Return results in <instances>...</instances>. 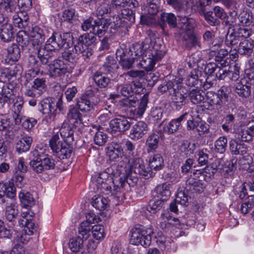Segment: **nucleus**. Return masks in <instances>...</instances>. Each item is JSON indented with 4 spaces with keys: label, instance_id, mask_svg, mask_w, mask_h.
Wrapping results in <instances>:
<instances>
[{
    "label": "nucleus",
    "instance_id": "f257e3e1",
    "mask_svg": "<svg viewBox=\"0 0 254 254\" xmlns=\"http://www.w3.org/2000/svg\"><path fill=\"white\" fill-rule=\"evenodd\" d=\"M97 38L92 35L85 33L80 35L77 39L74 48L65 49L62 54V58L70 63L75 62L81 54L84 60L92 55L93 50L89 47L95 43Z\"/></svg>",
    "mask_w": 254,
    "mask_h": 254
},
{
    "label": "nucleus",
    "instance_id": "f03ea898",
    "mask_svg": "<svg viewBox=\"0 0 254 254\" xmlns=\"http://www.w3.org/2000/svg\"><path fill=\"white\" fill-rule=\"evenodd\" d=\"M231 92L232 88L230 86L223 85L216 92H207L206 97L208 103L219 110L229 102Z\"/></svg>",
    "mask_w": 254,
    "mask_h": 254
},
{
    "label": "nucleus",
    "instance_id": "7ed1b4c3",
    "mask_svg": "<svg viewBox=\"0 0 254 254\" xmlns=\"http://www.w3.org/2000/svg\"><path fill=\"white\" fill-rule=\"evenodd\" d=\"M49 142L53 152L60 159H64L70 156L72 147L66 142L60 140L58 133L54 134Z\"/></svg>",
    "mask_w": 254,
    "mask_h": 254
},
{
    "label": "nucleus",
    "instance_id": "20e7f679",
    "mask_svg": "<svg viewBox=\"0 0 254 254\" xmlns=\"http://www.w3.org/2000/svg\"><path fill=\"white\" fill-rule=\"evenodd\" d=\"M92 181L96 183V186L98 189L105 194L114 195L116 194L113 191L115 183L117 181V178L115 177L113 180L109 178V174L103 172L92 177Z\"/></svg>",
    "mask_w": 254,
    "mask_h": 254
},
{
    "label": "nucleus",
    "instance_id": "39448f33",
    "mask_svg": "<svg viewBox=\"0 0 254 254\" xmlns=\"http://www.w3.org/2000/svg\"><path fill=\"white\" fill-rule=\"evenodd\" d=\"M246 76L235 85V92L242 98L249 97L252 88H254V72H246Z\"/></svg>",
    "mask_w": 254,
    "mask_h": 254
},
{
    "label": "nucleus",
    "instance_id": "423d86ee",
    "mask_svg": "<svg viewBox=\"0 0 254 254\" xmlns=\"http://www.w3.org/2000/svg\"><path fill=\"white\" fill-rule=\"evenodd\" d=\"M154 234L151 227L144 229H136L131 234L130 242L135 245H140L146 248L148 247L151 242L152 235Z\"/></svg>",
    "mask_w": 254,
    "mask_h": 254
},
{
    "label": "nucleus",
    "instance_id": "0eeeda50",
    "mask_svg": "<svg viewBox=\"0 0 254 254\" xmlns=\"http://www.w3.org/2000/svg\"><path fill=\"white\" fill-rule=\"evenodd\" d=\"M154 234L151 227L144 229H136L131 234L130 242L135 245H140L146 248L148 247L151 242L152 235Z\"/></svg>",
    "mask_w": 254,
    "mask_h": 254
},
{
    "label": "nucleus",
    "instance_id": "6e6552de",
    "mask_svg": "<svg viewBox=\"0 0 254 254\" xmlns=\"http://www.w3.org/2000/svg\"><path fill=\"white\" fill-rule=\"evenodd\" d=\"M73 39L72 34L66 32L61 34L59 33H54L48 39L45 44L49 46L53 51H58L65 44L69 46V43Z\"/></svg>",
    "mask_w": 254,
    "mask_h": 254
},
{
    "label": "nucleus",
    "instance_id": "1a4fd4ad",
    "mask_svg": "<svg viewBox=\"0 0 254 254\" xmlns=\"http://www.w3.org/2000/svg\"><path fill=\"white\" fill-rule=\"evenodd\" d=\"M188 88L179 82L171 94V100L177 110H180L188 103Z\"/></svg>",
    "mask_w": 254,
    "mask_h": 254
},
{
    "label": "nucleus",
    "instance_id": "9d476101",
    "mask_svg": "<svg viewBox=\"0 0 254 254\" xmlns=\"http://www.w3.org/2000/svg\"><path fill=\"white\" fill-rule=\"evenodd\" d=\"M72 71V68L69 64L61 58L55 59L49 64V72L51 77H61L66 73H71Z\"/></svg>",
    "mask_w": 254,
    "mask_h": 254
},
{
    "label": "nucleus",
    "instance_id": "9b49d317",
    "mask_svg": "<svg viewBox=\"0 0 254 254\" xmlns=\"http://www.w3.org/2000/svg\"><path fill=\"white\" fill-rule=\"evenodd\" d=\"M127 1L122 2L120 0H114L113 3V11L119 14L123 20H125L126 26L128 25L127 22L130 24L135 22V13L131 9L126 7Z\"/></svg>",
    "mask_w": 254,
    "mask_h": 254
},
{
    "label": "nucleus",
    "instance_id": "f8f14e48",
    "mask_svg": "<svg viewBox=\"0 0 254 254\" xmlns=\"http://www.w3.org/2000/svg\"><path fill=\"white\" fill-rule=\"evenodd\" d=\"M150 41L148 43V55L152 56L156 60H161L166 53L165 46L160 38H146Z\"/></svg>",
    "mask_w": 254,
    "mask_h": 254
},
{
    "label": "nucleus",
    "instance_id": "ddd939ff",
    "mask_svg": "<svg viewBox=\"0 0 254 254\" xmlns=\"http://www.w3.org/2000/svg\"><path fill=\"white\" fill-rule=\"evenodd\" d=\"M131 125V120L124 116H118L111 120L109 123L108 130L112 133H125Z\"/></svg>",
    "mask_w": 254,
    "mask_h": 254
},
{
    "label": "nucleus",
    "instance_id": "4468645a",
    "mask_svg": "<svg viewBox=\"0 0 254 254\" xmlns=\"http://www.w3.org/2000/svg\"><path fill=\"white\" fill-rule=\"evenodd\" d=\"M138 176L133 172L129 169L128 174L120 178H117V181L115 182V185L113 191L117 194L118 192H121L124 190H126L127 186L133 187L138 182Z\"/></svg>",
    "mask_w": 254,
    "mask_h": 254
},
{
    "label": "nucleus",
    "instance_id": "2eb2a0df",
    "mask_svg": "<svg viewBox=\"0 0 254 254\" xmlns=\"http://www.w3.org/2000/svg\"><path fill=\"white\" fill-rule=\"evenodd\" d=\"M97 222L96 215L93 213H89L86 216V220L81 222L78 227V233L83 238V240H86L91 235L92 230V223Z\"/></svg>",
    "mask_w": 254,
    "mask_h": 254
},
{
    "label": "nucleus",
    "instance_id": "dca6fc26",
    "mask_svg": "<svg viewBox=\"0 0 254 254\" xmlns=\"http://www.w3.org/2000/svg\"><path fill=\"white\" fill-rule=\"evenodd\" d=\"M32 215L27 211L22 212L18 219L17 226L24 227L25 230L30 235L37 231L36 224L32 222Z\"/></svg>",
    "mask_w": 254,
    "mask_h": 254
},
{
    "label": "nucleus",
    "instance_id": "f3484780",
    "mask_svg": "<svg viewBox=\"0 0 254 254\" xmlns=\"http://www.w3.org/2000/svg\"><path fill=\"white\" fill-rule=\"evenodd\" d=\"M15 90V85L12 83L3 85L0 93V109L8 108L10 98L14 94Z\"/></svg>",
    "mask_w": 254,
    "mask_h": 254
},
{
    "label": "nucleus",
    "instance_id": "a211bd4d",
    "mask_svg": "<svg viewBox=\"0 0 254 254\" xmlns=\"http://www.w3.org/2000/svg\"><path fill=\"white\" fill-rule=\"evenodd\" d=\"M116 58L123 68L129 69L132 67V64L136 58L131 56L127 50L123 49H118L116 52Z\"/></svg>",
    "mask_w": 254,
    "mask_h": 254
},
{
    "label": "nucleus",
    "instance_id": "6ab92c4d",
    "mask_svg": "<svg viewBox=\"0 0 254 254\" xmlns=\"http://www.w3.org/2000/svg\"><path fill=\"white\" fill-rule=\"evenodd\" d=\"M115 79L99 70L93 75V80L97 86L100 89L111 88L113 85L112 81Z\"/></svg>",
    "mask_w": 254,
    "mask_h": 254
},
{
    "label": "nucleus",
    "instance_id": "aec40b11",
    "mask_svg": "<svg viewBox=\"0 0 254 254\" xmlns=\"http://www.w3.org/2000/svg\"><path fill=\"white\" fill-rule=\"evenodd\" d=\"M148 130L147 124L143 121H138L131 127L129 136L132 139L138 140L146 134Z\"/></svg>",
    "mask_w": 254,
    "mask_h": 254
},
{
    "label": "nucleus",
    "instance_id": "412c9836",
    "mask_svg": "<svg viewBox=\"0 0 254 254\" xmlns=\"http://www.w3.org/2000/svg\"><path fill=\"white\" fill-rule=\"evenodd\" d=\"M18 214V210L17 205L14 203H11L6 205L5 207V217L7 221H8V225L9 227L14 228L17 226Z\"/></svg>",
    "mask_w": 254,
    "mask_h": 254
},
{
    "label": "nucleus",
    "instance_id": "4be33fe9",
    "mask_svg": "<svg viewBox=\"0 0 254 254\" xmlns=\"http://www.w3.org/2000/svg\"><path fill=\"white\" fill-rule=\"evenodd\" d=\"M37 54L40 63L43 65L49 64V62L54 57V51L46 44L37 49H34Z\"/></svg>",
    "mask_w": 254,
    "mask_h": 254
},
{
    "label": "nucleus",
    "instance_id": "5701e85b",
    "mask_svg": "<svg viewBox=\"0 0 254 254\" xmlns=\"http://www.w3.org/2000/svg\"><path fill=\"white\" fill-rule=\"evenodd\" d=\"M21 67L19 65H11L8 68H0V80L3 82L9 81L17 74H21Z\"/></svg>",
    "mask_w": 254,
    "mask_h": 254
},
{
    "label": "nucleus",
    "instance_id": "b1692460",
    "mask_svg": "<svg viewBox=\"0 0 254 254\" xmlns=\"http://www.w3.org/2000/svg\"><path fill=\"white\" fill-rule=\"evenodd\" d=\"M149 42H150V41L145 39L141 43H134L130 47L127 52L136 58V61H137L140 57L146 53L149 48L148 43Z\"/></svg>",
    "mask_w": 254,
    "mask_h": 254
},
{
    "label": "nucleus",
    "instance_id": "393cba45",
    "mask_svg": "<svg viewBox=\"0 0 254 254\" xmlns=\"http://www.w3.org/2000/svg\"><path fill=\"white\" fill-rule=\"evenodd\" d=\"M178 28L182 32L191 31L194 29L195 21L193 18L182 15H178Z\"/></svg>",
    "mask_w": 254,
    "mask_h": 254
},
{
    "label": "nucleus",
    "instance_id": "a878e982",
    "mask_svg": "<svg viewBox=\"0 0 254 254\" xmlns=\"http://www.w3.org/2000/svg\"><path fill=\"white\" fill-rule=\"evenodd\" d=\"M188 113L186 112L179 118L172 120L164 127V131L168 134H172L176 132L181 125V123L187 119Z\"/></svg>",
    "mask_w": 254,
    "mask_h": 254
},
{
    "label": "nucleus",
    "instance_id": "bb28decb",
    "mask_svg": "<svg viewBox=\"0 0 254 254\" xmlns=\"http://www.w3.org/2000/svg\"><path fill=\"white\" fill-rule=\"evenodd\" d=\"M186 185V190L191 193H201L205 188L204 184L200 180L193 177L188 179Z\"/></svg>",
    "mask_w": 254,
    "mask_h": 254
},
{
    "label": "nucleus",
    "instance_id": "cd10ccee",
    "mask_svg": "<svg viewBox=\"0 0 254 254\" xmlns=\"http://www.w3.org/2000/svg\"><path fill=\"white\" fill-rule=\"evenodd\" d=\"M107 62L99 69L104 73L114 78L119 68L116 61L112 57H108Z\"/></svg>",
    "mask_w": 254,
    "mask_h": 254
},
{
    "label": "nucleus",
    "instance_id": "c85d7f7f",
    "mask_svg": "<svg viewBox=\"0 0 254 254\" xmlns=\"http://www.w3.org/2000/svg\"><path fill=\"white\" fill-rule=\"evenodd\" d=\"M107 153L110 160L117 161L122 158L124 149L120 143L112 142L108 147Z\"/></svg>",
    "mask_w": 254,
    "mask_h": 254
},
{
    "label": "nucleus",
    "instance_id": "c756f323",
    "mask_svg": "<svg viewBox=\"0 0 254 254\" xmlns=\"http://www.w3.org/2000/svg\"><path fill=\"white\" fill-rule=\"evenodd\" d=\"M238 24L243 27H254V17L250 10H243L238 16Z\"/></svg>",
    "mask_w": 254,
    "mask_h": 254
},
{
    "label": "nucleus",
    "instance_id": "7c9ffc66",
    "mask_svg": "<svg viewBox=\"0 0 254 254\" xmlns=\"http://www.w3.org/2000/svg\"><path fill=\"white\" fill-rule=\"evenodd\" d=\"M109 26V21L107 18L105 17H99L96 18L95 24L94 25V33L92 35H94L96 38L95 35H98L100 37L103 35ZM91 35V34H89Z\"/></svg>",
    "mask_w": 254,
    "mask_h": 254
},
{
    "label": "nucleus",
    "instance_id": "2f4dec72",
    "mask_svg": "<svg viewBox=\"0 0 254 254\" xmlns=\"http://www.w3.org/2000/svg\"><path fill=\"white\" fill-rule=\"evenodd\" d=\"M166 23L171 28H178V20L175 15L172 13H162L161 14L160 26L163 31L167 26Z\"/></svg>",
    "mask_w": 254,
    "mask_h": 254
},
{
    "label": "nucleus",
    "instance_id": "473e14b6",
    "mask_svg": "<svg viewBox=\"0 0 254 254\" xmlns=\"http://www.w3.org/2000/svg\"><path fill=\"white\" fill-rule=\"evenodd\" d=\"M198 147L197 143L191 142L189 140H183L179 146L180 153L188 157L192 155Z\"/></svg>",
    "mask_w": 254,
    "mask_h": 254
},
{
    "label": "nucleus",
    "instance_id": "72a5a7b5",
    "mask_svg": "<svg viewBox=\"0 0 254 254\" xmlns=\"http://www.w3.org/2000/svg\"><path fill=\"white\" fill-rule=\"evenodd\" d=\"M139 62L137 64L138 67L142 68L146 71H151L154 68L155 63L159 60H156L152 56L148 55V52L140 57Z\"/></svg>",
    "mask_w": 254,
    "mask_h": 254
},
{
    "label": "nucleus",
    "instance_id": "f704fd0d",
    "mask_svg": "<svg viewBox=\"0 0 254 254\" xmlns=\"http://www.w3.org/2000/svg\"><path fill=\"white\" fill-rule=\"evenodd\" d=\"M5 195L11 199L15 197L16 190L13 182H9L8 183L0 182V199L2 198Z\"/></svg>",
    "mask_w": 254,
    "mask_h": 254
},
{
    "label": "nucleus",
    "instance_id": "c9c22d12",
    "mask_svg": "<svg viewBox=\"0 0 254 254\" xmlns=\"http://www.w3.org/2000/svg\"><path fill=\"white\" fill-rule=\"evenodd\" d=\"M159 141L158 133L153 132L149 134L145 141L147 152L148 153L155 152L158 148Z\"/></svg>",
    "mask_w": 254,
    "mask_h": 254
},
{
    "label": "nucleus",
    "instance_id": "e433bc0d",
    "mask_svg": "<svg viewBox=\"0 0 254 254\" xmlns=\"http://www.w3.org/2000/svg\"><path fill=\"white\" fill-rule=\"evenodd\" d=\"M229 149L233 155H244L248 151L247 145L244 143H238L236 139H231L229 142Z\"/></svg>",
    "mask_w": 254,
    "mask_h": 254
},
{
    "label": "nucleus",
    "instance_id": "4c0bfd02",
    "mask_svg": "<svg viewBox=\"0 0 254 254\" xmlns=\"http://www.w3.org/2000/svg\"><path fill=\"white\" fill-rule=\"evenodd\" d=\"M148 102V94L146 93L141 97L140 101L137 104V107H134V110L131 111L135 118H141L144 114Z\"/></svg>",
    "mask_w": 254,
    "mask_h": 254
},
{
    "label": "nucleus",
    "instance_id": "58836bf2",
    "mask_svg": "<svg viewBox=\"0 0 254 254\" xmlns=\"http://www.w3.org/2000/svg\"><path fill=\"white\" fill-rule=\"evenodd\" d=\"M14 32L12 24L7 23L0 29V38L3 42H10L14 39Z\"/></svg>",
    "mask_w": 254,
    "mask_h": 254
},
{
    "label": "nucleus",
    "instance_id": "ea45409f",
    "mask_svg": "<svg viewBox=\"0 0 254 254\" xmlns=\"http://www.w3.org/2000/svg\"><path fill=\"white\" fill-rule=\"evenodd\" d=\"M170 188V185L167 183L158 185L154 190L157 197L166 201L171 195Z\"/></svg>",
    "mask_w": 254,
    "mask_h": 254
},
{
    "label": "nucleus",
    "instance_id": "a19ab883",
    "mask_svg": "<svg viewBox=\"0 0 254 254\" xmlns=\"http://www.w3.org/2000/svg\"><path fill=\"white\" fill-rule=\"evenodd\" d=\"M184 44L188 49L198 47L200 48V37L192 33H186L183 36Z\"/></svg>",
    "mask_w": 254,
    "mask_h": 254
},
{
    "label": "nucleus",
    "instance_id": "79ce46f5",
    "mask_svg": "<svg viewBox=\"0 0 254 254\" xmlns=\"http://www.w3.org/2000/svg\"><path fill=\"white\" fill-rule=\"evenodd\" d=\"M13 126L11 117L4 115L0 118V131H5L6 135L8 136L12 135Z\"/></svg>",
    "mask_w": 254,
    "mask_h": 254
},
{
    "label": "nucleus",
    "instance_id": "37998d69",
    "mask_svg": "<svg viewBox=\"0 0 254 254\" xmlns=\"http://www.w3.org/2000/svg\"><path fill=\"white\" fill-rule=\"evenodd\" d=\"M29 39V36L25 31H19L17 33L16 41L23 51H28L30 50Z\"/></svg>",
    "mask_w": 254,
    "mask_h": 254
},
{
    "label": "nucleus",
    "instance_id": "c03bdc74",
    "mask_svg": "<svg viewBox=\"0 0 254 254\" xmlns=\"http://www.w3.org/2000/svg\"><path fill=\"white\" fill-rule=\"evenodd\" d=\"M92 205L100 211L107 210L109 207V201L101 195H95L92 198Z\"/></svg>",
    "mask_w": 254,
    "mask_h": 254
},
{
    "label": "nucleus",
    "instance_id": "a18cd8bd",
    "mask_svg": "<svg viewBox=\"0 0 254 254\" xmlns=\"http://www.w3.org/2000/svg\"><path fill=\"white\" fill-rule=\"evenodd\" d=\"M29 16L25 13L20 12L13 16V23L15 27L20 29L25 28L28 24Z\"/></svg>",
    "mask_w": 254,
    "mask_h": 254
},
{
    "label": "nucleus",
    "instance_id": "49530a36",
    "mask_svg": "<svg viewBox=\"0 0 254 254\" xmlns=\"http://www.w3.org/2000/svg\"><path fill=\"white\" fill-rule=\"evenodd\" d=\"M128 163L130 164V169L136 175L141 176L143 169H145V164L142 159L139 157L129 159Z\"/></svg>",
    "mask_w": 254,
    "mask_h": 254
},
{
    "label": "nucleus",
    "instance_id": "de8ad7c7",
    "mask_svg": "<svg viewBox=\"0 0 254 254\" xmlns=\"http://www.w3.org/2000/svg\"><path fill=\"white\" fill-rule=\"evenodd\" d=\"M33 141L31 136H24L16 144V150L18 153L26 152L29 150Z\"/></svg>",
    "mask_w": 254,
    "mask_h": 254
},
{
    "label": "nucleus",
    "instance_id": "09e8293b",
    "mask_svg": "<svg viewBox=\"0 0 254 254\" xmlns=\"http://www.w3.org/2000/svg\"><path fill=\"white\" fill-rule=\"evenodd\" d=\"M254 44L249 40L245 39L239 43L238 53L242 55L250 56L253 53Z\"/></svg>",
    "mask_w": 254,
    "mask_h": 254
},
{
    "label": "nucleus",
    "instance_id": "8fccbe9b",
    "mask_svg": "<svg viewBox=\"0 0 254 254\" xmlns=\"http://www.w3.org/2000/svg\"><path fill=\"white\" fill-rule=\"evenodd\" d=\"M188 97L193 104H199L204 99L202 91L198 88L192 89L189 92L188 90Z\"/></svg>",
    "mask_w": 254,
    "mask_h": 254
},
{
    "label": "nucleus",
    "instance_id": "3c124183",
    "mask_svg": "<svg viewBox=\"0 0 254 254\" xmlns=\"http://www.w3.org/2000/svg\"><path fill=\"white\" fill-rule=\"evenodd\" d=\"M60 131L61 135L64 139V141L70 144L73 142V131L68 124H63Z\"/></svg>",
    "mask_w": 254,
    "mask_h": 254
},
{
    "label": "nucleus",
    "instance_id": "603ef678",
    "mask_svg": "<svg viewBox=\"0 0 254 254\" xmlns=\"http://www.w3.org/2000/svg\"><path fill=\"white\" fill-rule=\"evenodd\" d=\"M235 137L242 141L247 142L252 140L253 136L249 127H242L236 132Z\"/></svg>",
    "mask_w": 254,
    "mask_h": 254
},
{
    "label": "nucleus",
    "instance_id": "864d4df0",
    "mask_svg": "<svg viewBox=\"0 0 254 254\" xmlns=\"http://www.w3.org/2000/svg\"><path fill=\"white\" fill-rule=\"evenodd\" d=\"M40 111L43 114L52 115L54 113L55 109V104L51 102L48 99H46L42 100L41 103Z\"/></svg>",
    "mask_w": 254,
    "mask_h": 254
},
{
    "label": "nucleus",
    "instance_id": "5fc2aeb1",
    "mask_svg": "<svg viewBox=\"0 0 254 254\" xmlns=\"http://www.w3.org/2000/svg\"><path fill=\"white\" fill-rule=\"evenodd\" d=\"M81 115L77 109L70 107L67 114V118L71 125L75 126V124L81 122Z\"/></svg>",
    "mask_w": 254,
    "mask_h": 254
},
{
    "label": "nucleus",
    "instance_id": "6e6d98bb",
    "mask_svg": "<svg viewBox=\"0 0 254 254\" xmlns=\"http://www.w3.org/2000/svg\"><path fill=\"white\" fill-rule=\"evenodd\" d=\"M42 162L44 170H48L54 169L55 167V161L52 157L49 154H39Z\"/></svg>",
    "mask_w": 254,
    "mask_h": 254
},
{
    "label": "nucleus",
    "instance_id": "4d7b16f0",
    "mask_svg": "<svg viewBox=\"0 0 254 254\" xmlns=\"http://www.w3.org/2000/svg\"><path fill=\"white\" fill-rule=\"evenodd\" d=\"M19 197L22 205L24 207L31 206L34 204V199L31 194L25 191L21 190L19 193Z\"/></svg>",
    "mask_w": 254,
    "mask_h": 254
},
{
    "label": "nucleus",
    "instance_id": "13d9d810",
    "mask_svg": "<svg viewBox=\"0 0 254 254\" xmlns=\"http://www.w3.org/2000/svg\"><path fill=\"white\" fill-rule=\"evenodd\" d=\"M29 165L30 168L35 173H42L44 171V167L43 166L39 154H38L37 157L31 160Z\"/></svg>",
    "mask_w": 254,
    "mask_h": 254
},
{
    "label": "nucleus",
    "instance_id": "bf43d9fd",
    "mask_svg": "<svg viewBox=\"0 0 254 254\" xmlns=\"http://www.w3.org/2000/svg\"><path fill=\"white\" fill-rule=\"evenodd\" d=\"M149 165L155 171H159L164 167V160L160 154H155L150 160Z\"/></svg>",
    "mask_w": 254,
    "mask_h": 254
},
{
    "label": "nucleus",
    "instance_id": "052dcab7",
    "mask_svg": "<svg viewBox=\"0 0 254 254\" xmlns=\"http://www.w3.org/2000/svg\"><path fill=\"white\" fill-rule=\"evenodd\" d=\"M164 200L159 198L153 199L150 200L147 209L151 213H155L161 209L164 205Z\"/></svg>",
    "mask_w": 254,
    "mask_h": 254
},
{
    "label": "nucleus",
    "instance_id": "680f3d73",
    "mask_svg": "<svg viewBox=\"0 0 254 254\" xmlns=\"http://www.w3.org/2000/svg\"><path fill=\"white\" fill-rule=\"evenodd\" d=\"M15 9L14 0H0V10L3 12L12 13Z\"/></svg>",
    "mask_w": 254,
    "mask_h": 254
},
{
    "label": "nucleus",
    "instance_id": "e2e57ef3",
    "mask_svg": "<svg viewBox=\"0 0 254 254\" xmlns=\"http://www.w3.org/2000/svg\"><path fill=\"white\" fill-rule=\"evenodd\" d=\"M77 105L78 109L83 112L90 111L93 107V103H91L90 100L87 98L86 95L83 96L78 101Z\"/></svg>",
    "mask_w": 254,
    "mask_h": 254
},
{
    "label": "nucleus",
    "instance_id": "0e129e2a",
    "mask_svg": "<svg viewBox=\"0 0 254 254\" xmlns=\"http://www.w3.org/2000/svg\"><path fill=\"white\" fill-rule=\"evenodd\" d=\"M7 52L9 60L13 62L17 61L20 57V50L15 44L9 46L7 49Z\"/></svg>",
    "mask_w": 254,
    "mask_h": 254
},
{
    "label": "nucleus",
    "instance_id": "69168bd1",
    "mask_svg": "<svg viewBox=\"0 0 254 254\" xmlns=\"http://www.w3.org/2000/svg\"><path fill=\"white\" fill-rule=\"evenodd\" d=\"M91 233L93 237L96 240H103L105 235L103 226L101 225H92Z\"/></svg>",
    "mask_w": 254,
    "mask_h": 254
},
{
    "label": "nucleus",
    "instance_id": "338daca9",
    "mask_svg": "<svg viewBox=\"0 0 254 254\" xmlns=\"http://www.w3.org/2000/svg\"><path fill=\"white\" fill-rule=\"evenodd\" d=\"M119 15V13L114 14L112 16L111 18L108 20L111 28L118 29L121 27L126 26L125 25V20H123L121 16Z\"/></svg>",
    "mask_w": 254,
    "mask_h": 254
},
{
    "label": "nucleus",
    "instance_id": "774afa93",
    "mask_svg": "<svg viewBox=\"0 0 254 254\" xmlns=\"http://www.w3.org/2000/svg\"><path fill=\"white\" fill-rule=\"evenodd\" d=\"M83 238H81L80 236L70 239L69 242V247L70 250L75 253L79 251L83 247Z\"/></svg>",
    "mask_w": 254,
    "mask_h": 254
}]
</instances>
